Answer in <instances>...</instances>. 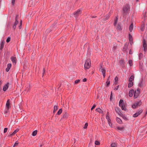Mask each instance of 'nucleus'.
I'll return each instance as SVG.
<instances>
[{
  "mask_svg": "<svg viewBox=\"0 0 147 147\" xmlns=\"http://www.w3.org/2000/svg\"><path fill=\"white\" fill-rule=\"evenodd\" d=\"M58 106L57 105H55L54 107L53 112H55L58 109Z\"/></svg>",
  "mask_w": 147,
  "mask_h": 147,
  "instance_id": "nucleus-34",
  "label": "nucleus"
},
{
  "mask_svg": "<svg viewBox=\"0 0 147 147\" xmlns=\"http://www.w3.org/2000/svg\"><path fill=\"white\" fill-rule=\"evenodd\" d=\"M133 85V82H129L128 84V87L130 88Z\"/></svg>",
  "mask_w": 147,
  "mask_h": 147,
  "instance_id": "nucleus-23",
  "label": "nucleus"
},
{
  "mask_svg": "<svg viewBox=\"0 0 147 147\" xmlns=\"http://www.w3.org/2000/svg\"><path fill=\"white\" fill-rule=\"evenodd\" d=\"M142 111L143 110L142 109H139L136 113L139 115L142 113Z\"/></svg>",
  "mask_w": 147,
  "mask_h": 147,
  "instance_id": "nucleus-25",
  "label": "nucleus"
},
{
  "mask_svg": "<svg viewBox=\"0 0 147 147\" xmlns=\"http://www.w3.org/2000/svg\"><path fill=\"white\" fill-rule=\"evenodd\" d=\"M9 105H10V102L9 100H8L7 102L6 106V109L5 111V113H7L9 109Z\"/></svg>",
  "mask_w": 147,
  "mask_h": 147,
  "instance_id": "nucleus-8",
  "label": "nucleus"
},
{
  "mask_svg": "<svg viewBox=\"0 0 147 147\" xmlns=\"http://www.w3.org/2000/svg\"><path fill=\"white\" fill-rule=\"evenodd\" d=\"M107 121H108V123L109 125V126L110 127H112V123L111 122V119H109V120H108Z\"/></svg>",
  "mask_w": 147,
  "mask_h": 147,
  "instance_id": "nucleus-35",
  "label": "nucleus"
},
{
  "mask_svg": "<svg viewBox=\"0 0 147 147\" xmlns=\"http://www.w3.org/2000/svg\"><path fill=\"white\" fill-rule=\"evenodd\" d=\"M111 147H116L117 146L116 144L115 143H111Z\"/></svg>",
  "mask_w": 147,
  "mask_h": 147,
  "instance_id": "nucleus-37",
  "label": "nucleus"
},
{
  "mask_svg": "<svg viewBox=\"0 0 147 147\" xmlns=\"http://www.w3.org/2000/svg\"><path fill=\"white\" fill-rule=\"evenodd\" d=\"M119 63L120 66L123 68L125 67V62L124 59H121L119 61Z\"/></svg>",
  "mask_w": 147,
  "mask_h": 147,
  "instance_id": "nucleus-7",
  "label": "nucleus"
},
{
  "mask_svg": "<svg viewBox=\"0 0 147 147\" xmlns=\"http://www.w3.org/2000/svg\"><path fill=\"white\" fill-rule=\"evenodd\" d=\"M134 92V91L133 89H132L129 91V95L130 97H131L132 96Z\"/></svg>",
  "mask_w": 147,
  "mask_h": 147,
  "instance_id": "nucleus-15",
  "label": "nucleus"
},
{
  "mask_svg": "<svg viewBox=\"0 0 147 147\" xmlns=\"http://www.w3.org/2000/svg\"><path fill=\"white\" fill-rule=\"evenodd\" d=\"M144 82L143 80H141L139 84V86L140 87H142L144 86Z\"/></svg>",
  "mask_w": 147,
  "mask_h": 147,
  "instance_id": "nucleus-18",
  "label": "nucleus"
},
{
  "mask_svg": "<svg viewBox=\"0 0 147 147\" xmlns=\"http://www.w3.org/2000/svg\"><path fill=\"white\" fill-rule=\"evenodd\" d=\"M20 24V25L19 26V28L20 29L21 28V26H22V21H21Z\"/></svg>",
  "mask_w": 147,
  "mask_h": 147,
  "instance_id": "nucleus-59",
  "label": "nucleus"
},
{
  "mask_svg": "<svg viewBox=\"0 0 147 147\" xmlns=\"http://www.w3.org/2000/svg\"><path fill=\"white\" fill-rule=\"evenodd\" d=\"M96 107V105L95 104H94L92 107L91 108V110H92L94 109Z\"/></svg>",
  "mask_w": 147,
  "mask_h": 147,
  "instance_id": "nucleus-49",
  "label": "nucleus"
},
{
  "mask_svg": "<svg viewBox=\"0 0 147 147\" xmlns=\"http://www.w3.org/2000/svg\"><path fill=\"white\" fill-rule=\"evenodd\" d=\"M145 29V26L144 24L142 25L140 28V30L142 31H143Z\"/></svg>",
  "mask_w": 147,
  "mask_h": 147,
  "instance_id": "nucleus-30",
  "label": "nucleus"
},
{
  "mask_svg": "<svg viewBox=\"0 0 147 147\" xmlns=\"http://www.w3.org/2000/svg\"><path fill=\"white\" fill-rule=\"evenodd\" d=\"M67 114L65 113L63 115V117L64 118H66L67 117Z\"/></svg>",
  "mask_w": 147,
  "mask_h": 147,
  "instance_id": "nucleus-47",
  "label": "nucleus"
},
{
  "mask_svg": "<svg viewBox=\"0 0 147 147\" xmlns=\"http://www.w3.org/2000/svg\"><path fill=\"white\" fill-rule=\"evenodd\" d=\"M128 49V45L127 44H125L123 49V51L124 52H125Z\"/></svg>",
  "mask_w": 147,
  "mask_h": 147,
  "instance_id": "nucleus-14",
  "label": "nucleus"
},
{
  "mask_svg": "<svg viewBox=\"0 0 147 147\" xmlns=\"http://www.w3.org/2000/svg\"><path fill=\"white\" fill-rule=\"evenodd\" d=\"M10 37H8L7 38L6 40V42H9L10 40Z\"/></svg>",
  "mask_w": 147,
  "mask_h": 147,
  "instance_id": "nucleus-51",
  "label": "nucleus"
},
{
  "mask_svg": "<svg viewBox=\"0 0 147 147\" xmlns=\"http://www.w3.org/2000/svg\"><path fill=\"white\" fill-rule=\"evenodd\" d=\"M143 47L144 48V50L145 52L147 50V44L146 43V41L145 39H144L143 40Z\"/></svg>",
  "mask_w": 147,
  "mask_h": 147,
  "instance_id": "nucleus-9",
  "label": "nucleus"
},
{
  "mask_svg": "<svg viewBox=\"0 0 147 147\" xmlns=\"http://www.w3.org/2000/svg\"><path fill=\"white\" fill-rule=\"evenodd\" d=\"M115 111L116 112L120 115L122 113L121 112V110L118 107H116L115 108Z\"/></svg>",
  "mask_w": 147,
  "mask_h": 147,
  "instance_id": "nucleus-10",
  "label": "nucleus"
},
{
  "mask_svg": "<svg viewBox=\"0 0 147 147\" xmlns=\"http://www.w3.org/2000/svg\"><path fill=\"white\" fill-rule=\"evenodd\" d=\"M16 25L14 24L13 26V28L14 30L16 29Z\"/></svg>",
  "mask_w": 147,
  "mask_h": 147,
  "instance_id": "nucleus-55",
  "label": "nucleus"
},
{
  "mask_svg": "<svg viewBox=\"0 0 147 147\" xmlns=\"http://www.w3.org/2000/svg\"><path fill=\"white\" fill-rule=\"evenodd\" d=\"M45 69L44 68L43 70L42 76H43L44 73H45Z\"/></svg>",
  "mask_w": 147,
  "mask_h": 147,
  "instance_id": "nucleus-56",
  "label": "nucleus"
},
{
  "mask_svg": "<svg viewBox=\"0 0 147 147\" xmlns=\"http://www.w3.org/2000/svg\"><path fill=\"white\" fill-rule=\"evenodd\" d=\"M110 84V81H107L106 83L105 86L107 87H108L109 86Z\"/></svg>",
  "mask_w": 147,
  "mask_h": 147,
  "instance_id": "nucleus-32",
  "label": "nucleus"
},
{
  "mask_svg": "<svg viewBox=\"0 0 147 147\" xmlns=\"http://www.w3.org/2000/svg\"><path fill=\"white\" fill-rule=\"evenodd\" d=\"M37 133V130H35L32 133V135L33 136H35L36 135Z\"/></svg>",
  "mask_w": 147,
  "mask_h": 147,
  "instance_id": "nucleus-39",
  "label": "nucleus"
},
{
  "mask_svg": "<svg viewBox=\"0 0 147 147\" xmlns=\"http://www.w3.org/2000/svg\"><path fill=\"white\" fill-rule=\"evenodd\" d=\"M110 76H109L108 77L107 79V81H110L109 80H110Z\"/></svg>",
  "mask_w": 147,
  "mask_h": 147,
  "instance_id": "nucleus-64",
  "label": "nucleus"
},
{
  "mask_svg": "<svg viewBox=\"0 0 147 147\" xmlns=\"http://www.w3.org/2000/svg\"><path fill=\"white\" fill-rule=\"evenodd\" d=\"M18 144V143L17 142H16L14 145L13 146V147H15L16 146H17Z\"/></svg>",
  "mask_w": 147,
  "mask_h": 147,
  "instance_id": "nucleus-53",
  "label": "nucleus"
},
{
  "mask_svg": "<svg viewBox=\"0 0 147 147\" xmlns=\"http://www.w3.org/2000/svg\"><path fill=\"white\" fill-rule=\"evenodd\" d=\"M15 0H12V4L13 5L15 3Z\"/></svg>",
  "mask_w": 147,
  "mask_h": 147,
  "instance_id": "nucleus-54",
  "label": "nucleus"
},
{
  "mask_svg": "<svg viewBox=\"0 0 147 147\" xmlns=\"http://www.w3.org/2000/svg\"><path fill=\"white\" fill-rule=\"evenodd\" d=\"M140 93V90L139 88H137V90H135L134 92V98H137L139 95Z\"/></svg>",
  "mask_w": 147,
  "mask_h": 147,
  "instance_id": "nucleus-5",
  "label": "nucleus"
},
{
  "mask_svg": "<svg viewBox=\"0 0 147 147\" xmlns=\"http://www.w3.org/2000/svg\"><path fill=\"white\" fill-rule=\"evenodd\" d=\"M16 133V132H15V131H14L13 133L11 134L10 135L11 136H13L14 134H15Z\"/></svg>",
  "mask_w": 147,
  "mask_h": 147,
  "instance_id": "nucleus-58",
  "label": "nucleus"
},
{
  "mask_svg": "<svg viewBox=\"0 0 147 147\" xmlns=\"http://www.w3.org/2000/svg\"><path fill=\"white\" fill-rule=\"evenodd\" d=\"M136 107H137L136 106V104L135 103L132 105V107L134 109L136 108Z\"/></svg>",
  "mask_w": 147,
  "mask_h": 147,
  "instance_id": "nucleus-48",
  "label": "nucleus"
},
{
  "mask_svg": "<svg viewBox=\"0 0 147 147\" xmlns=\"http://www.w3.org/2000/svg\"><path fill=\"white\" fill-rule=\"evenodd\" d=\"M4 41H2L1 42V46L0 47V49L1 50L3 49V47L4 46Z\"/></svg>",
  "mask_w": 147,
  "mask_h": 147,
  "instance_id": "nucleus-26",
  "label": "nucleus"
},
{
  "mask_svg": "<svg viewBox=\"0 0 147 147\" xmlns=\"http://www.w3.org/2000/svg\"><path fill=\"white\" fill-rule=\"evenodd\" d=\"M11 63H8L7 65V67L6 69V71L7 72H8L9 70L11 67Z\"/></svg>",
  "mask_w": 147,
  "mask_h": 147,
  "instance_id": "nucleus-16",
  "label": "nucleus"
},
{
  "mask_svg": "<svg viewBox=\"0 0 147 147\" xmlns=\"http://www.w3.org/2000/svg\"><path fill=\"white\" fill-rule=\"evenodd\" d=\"M133 28V23L131 24L129 26V30L130 32H131Z\"/></svg>",
  "mask_w": 147,
  "mask_h": 147,
  "instance_id": "nucleus-24",
  "label": "nucleus"
},
{
  "mask_svg": "<svg viewBox=\"0 0 147 147\" xmlns=\"http://www.w3.org/2000/svg\"><path fill=\"white\" fill-rule=\"evenodd\" d=\"M118 18V16H117L114 19V25L115 26H116L117 24V22Z\"/></svg>",
  "mask_w": 147,
  "mask_h": 147,
  "instance_id": "nucleus-17",
  "label": "nucleus"
},
{
  "mask_svg": "<svg viewBox=\"0 0 147 147\" xmlns=\"http://www.w3.org/2000/svg\"><path fill=\"white\" fill-rule=\"evenodd\" d=\"M88 126V124L87 123H86L84 126V129H86L87 127V126Z\"/></svg>",
  "mask_w": 147,
  "mask_h": 147,
  "instance_id": "nucleus-45",
  "label": "nucleus"
},
{
  "mask_svg": "<svg viewBox=\"0 0 147 147\" xmlns=\"http://www.w3.org/2000/svg\"><path fill=\"white\" fill-rule=\"evenodd\" d=\"M128 62L130 66H132L133 65V61L132 60H129Z\"/></svg>",
  "mask_w": 147,
  "mask_h": 147,
  "instance_id": "nucleus-29",
  "label": "nucleus"
},
{
  "mask_svg": "<svg viewBox=\"0 0 147 147\" xmlns=\"http://www.w3.org/2000/svg\"><path fill=\"white\" fill-rule=\"evenodd\" d=\"M129 54L131 55L132 54V52L131 51V49H130L129 51Z\"/></svg>",
  "mask_w": 147,
  "mask_h": 147,
  "instance_id": "nucleus-61",
  "label": "nucleus"
},
{
  "mask_svg": "<svg viewBox=\"0 0 147 147\" xmlns=\"http://www.w3.org/2000/svg\"><path fill=\"white\" fill-rule=\"evenodd\" d=\"M11 59L13 64H16L17 62V59L16 57H12L11 58Z\"/></svg>",
  "mask_w": 147,
  "mask_h": 147,
  "instance_id": "nucleus-11",
  "label": "nucleus"
},
{
  "mask_svg": "<svg viewBox=\"0 0 147 147\" xmlns=\"http://www.w3.org/2000/svg\"><path fill=\"white\" fill-rule=\"evenodd\" d=\"M102 63L100 64L99 67L100 71H101L102 72L103 74V77L104 78H105L106 76V70L105 69V68L102 67Z\"/></svg>",
  "mask_w": 147,
  "mask_h": 147,
  "instance_id": "nucleus-4",
  "label": "nucleus"
},
{
  "mask_svg": "<svg viewBox=\"0 0 147 147\" xmlns=\"http://www.w3.org/2000/svg\"><path fill=\"white\" fill-rule=\"evenodd\" d=\"M19 129H17L14 131H15V132H16V133L17 132H18L19 131Z\"/></svg>",
  "mask_w": 147,
  "mask_h": 147,
  "instance_id": "nucleus-63",
  "label": "nucleus"
},
{
  "mask_svg": "<svg viewBox=\"0 0 147 147\" xmlns=\"http://www.w3.org/2000/svg\"><path fill=\"white\" fill-rule=\"evenodd\" d=\"M87 79L86 78H84L83 80V82H86L87 81Z\"/></svg>",
  "mask_w": 147,
  "mask_h": 147,
  "instance_id": "nucleus-60",
  "label": "nucleus"
},
{
  "mask_svg": "<svg viewBox=\"0 0 147 147\" xmlns=\"http://www.w3.org/2000/svg\"><path fill=\"white\" fill-rule=\"evenodd\" d=\"M95 144L96 145H99L100 144V142L98 141H95Z\"/></svg>",
  "mask_w": 147,
  "mask_h": 147,
  "instance_id": "nucleus-44",
  "label": "nucleus"
},
{
  "mask_svg": "<svg viewBox=\"0 0 147 147\" xmlns=\"http://www.w3.org/2000/svg\"><path fill=\"white\" fill-rule=\"evenodd\" d=\"M129 39L130 41L133 40V38L132 36L130 34H129Z\"/></svg>",
  "mask_w": 147,
  "mask_h": 147,
  "instance_id": "nucleus-40",
  "label": "nucleus"
},
{
  "mask_svg": "<svg viewBox=\"0 0 147 147\" xmlns=\"http://www.w3.org/2000/svg\"><path fill=\"white\" fill-rule=\"evenodd\" d=\"M91 65V61L89 59H88L86 60L84 64V68L85 69H89Z\"/></svg>",
  "mask_w": 147,
  "mask_h": 147,
  "instance_id": "nucleus-3",
  "label": "nucleus"
},
{
  "mask_svg": "<svg viewBox=\"0 0 147 147\" xmlns=\"http://www.w3.org/2000/svg\"><path fill=\"white\" fill-rule=\"evenodd\" d=\"M18 23V22L17 20V17H16L15 19V22L14 23V25H16Z\"/></svg>",
  "mask_w": 147,
  "mask_h": 147,
  "instance_id": "nucleus-42",
  "label": "nucleus"
},
{
  "mask_svg": "<svg viewBox=\"0 0 147 147\" xmlns=\"http://www.w3.org/2000/svg\"><path fill=\"white\" fill-rule=\"evenodd\" d=\"M134 76L132 75L131 76L130 78L129 79V82H132L134 80Z\"/></svg>",
  "mask_w": 147,
  "mask_h": 147,
  "instance_id": "nucleus-27",
  "label": "nucleus"
},
{
  "mask_svg": "<svg viewBox=\"0 0 147 147\" xmlns=\"http://www.w3.org/2000/svg\"><path fill=\"white\" fill-rule=\"evenodd\" d=\"M130 6L129 4L126 3L123 7L122 9V13L123 17L126 16L128 12L130 11Z\"/></svg>",
  "mask_w": 147,
  "mask_h": 147,
  "instance_id": "nucleus-1",
  "label": "nucleus"
},
{
  "mask_svg": "<svg viewBox=\"0 0 147 147\" xmlns=\"http://www.w3.org/2000/svg\"><path fill=\"white\" fill-rule=\"evenodd\" d=\"M117 46H115L113 47V51H115V50L117 49Z\"/></svg>",
  "mask_w": 147,
  "mask_h": 147,
  "instance_id": "nucleus-46",
  "label": "nucleus"
},
{
  "mask_svg": "<svg viewBox=\"0 0 147 147\" xmlns=\"http://www.w3.org/2000/svg\"><path fill=\"white\" fill-rule=\"evenodd\" d=\"M80 82V80H76L75 81V84H77L79 82Z\"/></svg>",
  "mask_w": 147,
  "mask_h": 147,
  "instance_id": "nucleus-50",
  "label": "nucleus"
},
{
  "mask_svg": "<svg viewBox=\"0 0 147 147\" xmlns=\"http://www.w3.org/2000/svg\"><path fill=\"white\" fill-rule=\"evenodd\" d=\"M139 115V114L136 113L133 115V117H138Z\"/></svg>",
  "mask_w": 147,
  "mask_h": 147,
  "instance_id": "nucleus-41",
  "label": "nucleus"
},
{
  "mask_svg": "<svg viewBox=\"0 0 147 147\" xmlns=\"http://www.w3.org/2000/svg\"><path fill=\"white\" fill-rule=\"evenodd\" d=\"M124 127H117V129L118 130L122 131H123L124 129Z\"/></svg>",
  "mask_w": 147,
  "mask_h": 147,
  "instance_id": "nucleus-28",
  "label": "nucleus"
},
{
  "mask_svg": "<svg viewBox=\"0 0 147 147\" xmlns=\"http://www.w3.org/2000/svg\"><path fill=\"white\" fill-rule=\"evenodd\" d=\"M106 118L107 119V121L110 119L109 116V113L108 112H107L106 115Z\"/></svg>",
  "mask_w": 147,
  "mask_h": 147,
  "instance_id": "nucleus-33",
  "label": "nucleus"
},
{
  "mask_svg": "<svg viewBox=\"0 0 147 147\" xmlns=\"http://www.w3.org/2000/svg\"><path fill=\"white\" fill-rule=\"evenodd\" d=\"M126 104L124 103L122 100H120L119 103V106L121 108V109L122 110H124L125 111H127V109L126 108Z\"/></svg>",
  "mask_w": 147,
  "mask_h": 147,
  "instance_id": "nucleus-2",
  "label": "nucleus"
},
{
  "mask_svg": "<svg viewBox=\"0 0 147 147\" xmlns=\"http://www.w3.org/2000/svg\"><path fill=\"white\" fill-rule=\"evenodd\" d=\"M116 120L117 121L119 124H122V120L119 118L117 117Z\"/></svg>",
  "mask_w": 147,
  "mask_h": 147,
  "instance_id": "nucleus-20",
  "label": "nucleus"
},
{
  "mask_svg": "<svg viewBox=\"0 0 147 147\" xmlns=\"http://www.w3.org/2000/svg\"><path fill=\"white\" fill-rule=\"evenodd\" d=\"M118 88H119V86L116 87L115 88V89L116 90H117L118 89Z\"/></svg>",
  "mask_w": 147,
  "mask_h": 147,
  "instance_id": "nucleus-62",
  "label": "nucleus"
},
{
  "mask_svg": "<svg viewBox=\"0 0 147 147\" xmlns=\"http://www.w3.org/2000/svg\"><path fill=\"white\" fill-rule=\"evenodd\" d=\"M9 83H7L4 85L3 88V91H5L8 89L9 87Z\"/></svg>",
  "mask_w": 147,
  "mask_h": 147,
  "instance_id": "nucleus-12",
  "label": "nucleus"
},
{
  "mask_svg": "<svg viewBox=\"0 0 147 147\" xmlns=\"http://www.w3.org/2000/svg\"><path fill=\"white\" fill-rule=\"evenodd\" d=\"M112 92H111L110 97V100L111 101L112 100Z\"/></svg>",
  "mask_w": 147,
  "mask_h": 147,
  "instance_id": "nucleus-43",
  "label": "nucleus"
},
{
  "mask_svg": "<svg viewBox=\"0 0 147 147\" xmlns=\"http://www.w3.org/2000/svg\"><path fill=\"white\" fill-rule=\"evenodd\" d=\"M82 12V10L80 9H78L74 13V16L76 18L78 17L80 14Z\"/></svg>",
  "mask_w": 147,
  "mask_h": 147,
  "instance_id": "nucleus-6",
  "label": "nucleus"
},
{
  "mask_svg": "<svg viewBox=\"0 0 147 147\" xmlns=\"http://www.w3.org/2000/svg\"><path fill=\"white\" fill-rule=\"evenodd\" d=\"M96 111L98 112H99V113H103V111L99 108L96 109Z\"/></svg>",
  "mask_w": 147,
  "mask_h": 147,
  "instance_id": "nucleus-22",
  "label": "nucleus"
},
{
  "mask_svg": "<svg viewBox=\"0 0 147 147\" xmlns=\"http://www.w3.org/2000/svg\"><path fill=\"white\" fill-rule=\"evenodd\" d=\"M119 115L121 116L125 120L127 121L129 120L128 118L125 115L121 113V114L120 115Z\"/></svg>",
  "mask_w": 147,
  "mask_h": 147,
  "instance_id": "nucleus-13",
  "label": "nucleus"
},
{
  "mask_svg": "<svg viewBox=\"0 0 147 147\" xmlns=\"http://www.w3.org/2000/svg\"><path fill=\"white\" fill-rule=\"evenodd\" d=\"M118 77L117 76L115 77V78L114 80H115V84H116L117 83V82L118 81Z\"/></svg>",
  "mask_w": 147,
  "mask_h": 147,
  "instance_id": "nucleus-36",
  "label": "nucleus"
},
{
  "mask_svg": "<svg viewBox=\"0 0 147 147\" xmlns=\"http://www.w3.org/2000/svg\"><path fill=\"white\" fill-rule=\"evenodd\" d=\"M143 54L142 53H140L139 54V60H141L143 57Z\"/></svg>",
  "mask_w": 147,
  "mask_h": 147,
  "instance_id": "nucleus-31",
  "label": "nucleus"
},
{
  "mask_svg": "<svg viewBox=\"0 0 147 147\" xmlns=\"http://www.w3.org/2000/svg\"><path fill=\"white\" fill-rule=\"evenodd\" d=\"M7 129H8L7 128H5V129H4V133H5L6 132H7Z\"/></svg>",
  "mask_w": 147,
  "mask_h": 147,
  "instance_id": "nucleus-52",
  "label": "nucleus"
},
{
  "mask_svg": "<svg viewBox=\"0 0 147 147\" xmlns=\"http://www.w3.org/2000/svg\"><path fill=\"white\" fill-rule=\"evenodd\" d=\"M62 112V109H60L58 111V112L57 113V114L58 115H59Z\"/></svg>",
  "mask_w": 147,
  "mask_h": 147,
  "instance_id": "nucleus-38",
  "label": "nucleus"
},
{
  "mask_svg": "<svg viewBox=\"0 0 147 147\" xmlns=\"http://www.w3.org/2000/svg\"><path fill=\"white\" fill-rule=\"evenodd\" d=\"M16 133V132H15V131H14L13 133L11 134L10 135L11 136H13L14 134H15Z\"/></svg>",
  "mask_w": 147,
  "mask_h": 147,
  "instance_id": "nucleus-57",
  "label": "nucleus"
},
{
  "mask_svg": "<svg viewBox=\"0 0 147 147\" xmlns=\"http://www.w3.org/2000/svg\"><path fill=\"white\" fill-rule=\"evenodd\" d=\"M136 104V106L137 107L138 106H140L142 104L141 101L140 100L139 101H138L136 102L135 103Z\"/></svg>",
  "mask_w": 147,
  "mask_h": 147,
  "instance_id": "nucleus-19",
  "label": "nucleus"
},
{
  "mask_svg": "<svg viewBox=\"0 0 147 147\" xmlns=\"http://www.w3.org/2000/svg\"><path fill=\"white\" fill-rule=\"evenodd\" d=\"M116 29H117L120 31H121L122 30V28L121 27V26L119 24H117V26Z\"/></svg>",
  "mask_w": 147,
  "mask_h": 147,
  "instance_id": "nucleus-21",
  "label": "nucleus"
}]
</instances>
